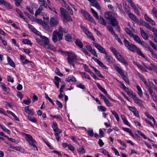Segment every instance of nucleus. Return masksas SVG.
<instances>
[{"label":"nucleus","instance_id":"obj_1","mask_svg":"<svg viewBox=\"0 0 157 157\" xmlns=\"http://www.w3.org/2000/svg\"><path fill=\"white\" fill-rule=\"evenodd\" d=\"M68 32V30L65 28L62 27H59L58 30H54L52 33V39L55 43L57 42L58 40L60 41L62 40L64 33H67Z\"/></svg>","mask_w":157,"mask_h":157},{"label":"nucleus","instance_id":"obj_2","mask_svg":"<svg viewBox=\"0 0 157 157\" xmlns=\"http://www.w3.org/2000/svg\"><path fill=\"white\" fill-rule=\"evenodd\" d=\"M123 39L124 40V43L125 46L130 51L133 52H136L139 55L145 59H147L143 52L136 45L132 44L130 43L124 37L123 38Z\"/></svg>","mask_w":157,"mask_h":157},{"label":"nucleus","instance_id":"obj_3","mask_svg":"<svg viewBox=\"0 0 157 157\" xmlns=\"http://www.w3.org/2000/svg\"><path fill=\"white\" fill-rule=\"evenodd\" d=\"M110 49L117 59L123 64L128 65V63L122 55L113 47L112 46Z\"/></svg>","mask_w":157,"mask_h":157},{"label":"nucleus","instance_id":"obj_4","mask_svg":"<svg viewBox=\"0 0 157 157\" xmlns=\"http://www.w3.org/2000/svg\"><path fill=\"white\" fill-rule=\"evenodd\" d=\"M113 67L114 69L121 76L124 80L128 84L130 83L129 81L126 77V75L127 73L125 71H124L122 69L120 68V67L114 64Z\"/></svg>","mask_w":157,"mask_h":157},{"label":"nucleus","instance_id":"obj_5","mask_svg":"<svg viewBox=\"0 0 157 157\" xmlns=\"http://www.w3.org/2000/svg\"><path fill=\"white\" fill-rule=\"evenodd\" d=\"M60 13L63 17L64 20L67 21H72L71 17L69 14L66 10L63 7H60L59 9Z\"/></svg>","mask_w":157,"mask_h":157},{"label":"nucleus","instance_id":"obj_6","mask_svg":"<svg viewBox=\"0 0 157 157\" xmlns=\"http://www.w3.org/2000/svg\"><path fill=\"white\" fill-rule=\"evenodd\" d=\"M90 10L93 16L98 20L100 24L104 25H106L107 23L104 19L101 16L99 17L98 13L93 8H91Z\"/></svg>","mask_w":157,"mask_h":157},{"label":"nucleus","instance_id":"obj_7","mask_svg":"<svg viewBox=\"0 0 157 157\" xmlns=\"http://www.w3.org/2000/svg\"><path fill=\"white\" fill-rule=\"evenodd\" d=\"M68 57L67 58V61L69 64L72 65L75 68V66L74 62L76 58V56L74 53L72 52H68Z\"/></svg>","mask_w":157,"mask_h":157},{"label":"nucleus","instance_id":"obj_8","mask_svg":"<svg viewBox=\"0 0 157 157\" xmlns=\"http://www.w3.org/2000/svg\"><path fill=\"white\" fill-rule=\"evenodd\" d=\"M81 13L82 14L83 17H85L86 19L89 21L90 22L93 23L95 25H96V23L93 18L88 13L83 10H81Z\"/></svg>","mask_w":157,"mask_h":157},{"label":"nucleus","instance_id":"obj_9","mask_svg":"<svg viewBox=\"0 0 157 157\" xmlns=\"http://www.w3.org/2000/svg\"><path fill=\"white\" fill-rule=\"evenodd\" d=\"M145 85L146 86L147 89L149 92L150 94L152 95L153 93L152 89V88H154V87L156 88L155 86L152 82L150 81H149L148 83H147Z\"/></svg>","mask_w":157,"mask_h":157},{"label":"nucleus","instance_id":"obj_10","mask_svg":"<svg viewBox=\"0 0 157 157\" xmlns=\"http://www.w3.org/2000/svg\"><path fill=\"white\" fill-rule=\"evenodd\" d=\"M59 21V20L56 17H53L50 19V25L52 27L55 26L58 24Z\"/></svg>","mask_w":157,"mask_h":157},{"label":"nucleus","instance_id":"obj_11","mask_svg":"<svg viewBox=\"0 0 157 157\" xmlns=\"http://www.w3.org/2000/svg\"><path fill=\"white\" fill-rule=\"evenodd\" d=\"M93 44L100 53L104 54H107V52L106 50L101 45L94 42H93Z\"/></svg>","mask_w":157,"mask_h":157},{"label":"nucleus","instance_id":"obj_12","mask_svg":"<svg viewBox=\"0 0 157 157\" xmlns=\"http://www.w3.org/2000/svg\"><path fill=\"white\" fill-rule=\"evenodd\" d=\"M131 37H133L134 40L138 44H141L143 46H145V42L144 41H142L141 40L140 38L137 35H134L132 36Z\"/></svg>","mask_w":157,"mask_h":157},{"label":"nucleus","instance_id":"obj_13","mask_svg":"<svg viewBox=\"0 0 157 157\" xmlns=\"http://www.w3.org/2000/svg\"><path fill=\"white\" fill-rule=\"evenodd\" d=\"M128 109L129 110L132 112L134 115L136 117H140V116L139 114L138 111L135 107L131 106H128Z\"/></svg>","mask_w":157,"mask_h":157},{"label":"nucleus","instance_id":"obj_14","mask_svg":"<svg viewBox=\"0 0 157 157\" xmlns=\"http://www.w3.org/2000/svg\"><path fill=\"white\" fill-rule=\"evenodd\" d=\"M25 138L26 140L29 143V145L31 144L32 143L36 142L35 140L30 135L25 134Z\"/></svg>","mask_w":157,"mask_h":157},{"label":"nucleus","instance_id":"obj_15","mask_svg":"<svg viewBox=\"0 0 157 157\" xmlns=\"http://www.w3.org/2000/svg\"><path fill=\"white\" fill-rule=\"evenodd\" d=\"M132 99L134 101L135 103L140 107H142L143 106V101L139 99L136 97V95L135 96L133 97Z\"/></svg>","mask_w":157,"mask_h":157},{"label":"nucleus","instance_id":"obj_16","mask_svg":"<svg viewBox=\"0 0 157 157\" xmlns=\"http://www.w3.org/2000/svg\"><path fill=\"white\" fill-rule=\"evenodd\" d=\"M92 58L96 62L100 67L106 69H108V67H107L105 65H104L103 63L99 59L94 57H92Z\"/></svg>","mask_w":157,"mask_h":157},{"label":"nucleus","instance_id":"obj_17","mask_svg":"<svg viewBox=\"0 0 157 157\" xmlns=\"http://www.w3.org/2000/svg\"><path fill=\"white\" fill-rule=\"evenodd\" d=\"M92 58L96 62L100 67L106 69H108V67H107L105 65H104L103 63L99 59L94 57H92Z\"/></svg>","mask_w":157,"mask_h":157},{"label":"nucleus","instance_id":"obj_18","mask_svg":"<svg viewBox=\"0 0 157 157\" xmlns=\"http://www.w3.org/2000/svg\"><path fill=\"white\" fill-rule=\"evenodd\" d=\"M52 128L55 133L62 132V130L58 128L57 124L55 122H53V123Z\"/></svg>","mask_w":157,"mask_h":157},{"label":"nucleus","instance_id":"obj_19","mask_svg":"<svg viewBox=\"0 0 157 157\" xmlns=\"http://www.w3.org/2000/svg\"><path fill=\"white\" fill-rule=\"evenodd\" d=\"M41 38L43 42L44 43H43L42 45L45 47H47V46L48 45L49 43V40L47 37L45 36H41Z\"/></svg>","mask_w":157,"mask_h":157},{"label":"nucleus","instance_id":"obj_20","mask_svg":"<svg viewBox=\"0 0 157 157\" xmlns=\"http://www.w3.org/2000/svg\"><path fill=\"white\" fill-rule=\"evenodd\" d=\"M140 29L142 37L144 40H147L148 37V34L145 32L142 28H140Z\"/></svg>","mask_w":157,"mask_h":157},{"label":"nucleus","instance_id":"obj_21","mask_svg":"<svg viewBox=\"0 0 157 157\" xmlns=\"http://www.w3.org/2000/svg\"><path fill=\"white\" fill-rule=\"evenodd\" d=\"M20 58L23 64H27L28 63H32L31 61H29L26 59L25 56L23 55H20Z\"/></svg>","mask_w":157,"mask_h":157},{"label":"nucleus","instance_id":"obj_22","mask_svg":"<svg viewBox=\"0 0 157 157\" xmlns=\"http://www.w3.org/2000/svg\"><path fill=\"white\" fill-rule=\"evenodd\" d=\"M114 14V13H112L110 11L106 12L104 13L105 17L106 19L109 20H110L113 18L112 16Z\"/></svg>","mask_w":157,"mask_h":157},{"label":"nucleus","instance_id":"obj_23","mask_svg":"<svg viewBox=\"0 0 157 157\" xmlns=\"http://www.w3.org/2000/svg\"><path fill=\"white\" fill-rule=\"evenodd\" d=\"M129 17L136 23H138L139 21L137 17L134 14L129 13L128 14Z\"/></svg>","mask_w":157,"mask_h":157},{"label":"nucleus","instance_id":"obj_24","mask_svg":"<svg viewBox=\"0 0 157 157\" xmlns=\"http://www.w3.org/2000/svg\"><path fill=\"white\" fill-rule=\"evenodd\" d=\"M24 110L26 113L29 115H33L34 114V111L33 109H29V106H27L24 108Z\"/></svg>","mask_w":157,"mask_h":157},{"label":"nucleus","instance_id":"obj_25","mask_svg":"<svg viewBox=\"0 0 157 157\" xmlns=\"http://www.w3.org/2000/svg\"><path fill=\"white\" fill-rule=\"evenodd\" d=\"M0 86H1L2 90L5 92L9 93L10 90L8 87H7L5 84L3 82H0Z\"/></svg>","mask_w":157,"mask_h":157},{"label":"nucleus","instance_id":"obj_26","mask_svg":"<svg viewBox=\"0 0 157 157\" xmlns=\"http://www.w3.org/2000/svg\"><path fill=\"white\" fill-rule=\"evenodd\" d=\"M66 81L68 82H76L77 81L76 78L73 75H70L68 77L66 78Z\"/></svg>","mask_w":157,"mask_h":157},{"label":"nucleus","instance_id":"obj_27","mask_svg":"<svg viewBox=\"0 0 157 157\" xmlns=\"http://www.w3.org/2000/svg\"><path fill=\"white\" fill-rule=\"evenodd\" d=\"M44 7V5H40L39 8L36 10L35 12V16L36 17H37V16L40 14L42 11L43 10Z\"/></svg>","mask_w":157,"mask_h":157},{"label":"nucleus","instance_id":"obj_28","mask_svg":"<svg viewBox=\"0 0 157 157\" xmlns=\"http://www.w3.org/2000/svg\"><path fill=\"white\" fill-rule=\"evenodd\" d=\"M87 0L90 2L91 6H95L98 9H99L100 6L96 1L95 0Z\"/></svg>","mask_w":157,"mask_h":157},{"label":"nucleus","instance_id":"obj_29","mask_svg":"<svg viewBox=\"0 0 157 157\" xmlns=\"http://www.w3.org/2000/svg\"><path fill=\"white\" fill-rule=\"evenodd\" d=\"M105 58L106 62L109 63H112L114 61V59L113 57L110 56L107 54V52L106 54H105Z\"/></svg>","mask_w":157,"mask_h":157},{"label":"nucleus","instance_id":"obj_30","mask_svg":"<svg viewBox=\"0 0 157 157\" xmlns=\"http://www.w3.org/2000/svg\"><path fill=\"white\" fill-rule=\"evenodd\" d=\"M91 67L93 69L95 74L97 76L102 78H104V77L100 73V71L97 70L93 66H91Z\"/></svg>","mask_w":157,"mask_h":157},{"label":"nucleus","instance_id":"obj_31","mask_svg":"<svg viewBox=\"0 0 157 157\" xmlns=\"http://www.w3.org/2000/svg\"><path fill=\"white\" fill-rule=\"evenodd\" d=\"M7 59L8 63L12 67H15V64L12 59L9 56L7 57Z\"/></svg>","mask_w":157,"mask_h":157},{"label":"nucleus","instance_id":"obj_32","mask_svg":"<svg viewBox=\"0 0 157 157\" xmlns=\"http://www.w3.org/2000/svg\"><path fill=\"white\" fill-rule=\"evenodd\" d=\"M122 129L124 131L129 133L130 136H131L132 137H134V136L132 131L130 129L128 128L124 127H122Z\"/></svg>","mask_w":157,"mask_h":157},{"label":"nucleus","instance_id":"obj_33","mask_svg":"<svg viewBox=\"0 0 157 157\" xmlns=\"http://www.w3.org/2000/svg\"><path fill=\"white\" fill-rule=\"evenodd\" d=\"M140 24L145 27L149 30H150V29H151V28L152 27L148 23L145 21L142 20L140 21Z\"/></svg>","mask_w":157,"mask_h":157},{"label":"nucleus","instance_id":"obj_34","mask_svg":"<svg viewBox=\"0 0 157 157\" xmlns=\"http://www.w3.org/2000/svg\"><path fill=\"white\" fill-rule=\"evenodd\" d=\"M111 23L113 26H116L118 25V22L117 20L115 18L113 17L110 20Z\"/></svg>","mask_w":157,"mask_h":157},{"label":"nucleus","instance_id":"obj_35","mask_svg":"<svg viewBox=\"0 0 157 157\" xmlns=\"http://www.w3.org/2000/svg\"><path fill=\"white\" fill-rule=\"evenodd\" d=\"M65 40L69 42H72V36L71 34L68 33L65 36Z\"/></svg>","mask_w":157,"mask_h":157},{"label":"nucleus","instance_id":"obj_36","mask_svg":"<svg viewBox=\"0 0 157 157\" xmlns=\"http://www.w3.org/2000/svg\"><path fill=\"white\" fill-rule=\"evenodd\" d=\"M85 33L87 36H88L90 39H92L94 41H95V39L94 37V36L92 35V33L90 31L88 30Z\"/></svg>","mask_w":157,"mask_h":157},{"label":"nucleus","instance_id":"obj_37","mask_svg":"<svg viewBox=\"0 0 157 157\" xmlns=\"http://www.w3.org/2000/svg\"><path fill=\"white\" fill-rule=\"evenodd\" d=\"M75 43L80 48H82L83 47V44L82 41L79 39H76Z\"/></svg>","mask_w":157,"mask_h":157},{"label":"nucleus","instance_id":"obj_38","mask_svg":"<svg viewBox=\"0 0 157 157\" xmlns=\"http://www.w3.org/2000/svg\"><path fill=\"white\" fill-rule=\"evenodd\" d=\"M59 2L61 4L62 6L65 8L66 9H67V8H69V6L64 0H59Z\"/></svg>","mask_w":157,"mask_h":157},{"label":"nucleus","instance_id":"obj_39","mask_svg":"<svg viewBox=\"0 0 157 157\" xmlns=\"http://www.w3.org/2000/svg\"><path fill=\"white\" fill-rule=\"evenodd\" d=\"M4 6L8 10L12 9L13 8V6L7 1H5Z\"/></svg>","mask_w":157,"mask_h":157},{"label":"nucleus","instance_id":"obj_40","mask_svg":"<svg viewBox=\"0 0 157 157\" xmlns=\"http://www.w3.org/2000/svg\"><path fill=\"white\" fill-rule=\"evenodd\" d=\"M136 88L138 90V94L140 96L142 97L143 95V92L140 86L138 85L136 86Z\"/></svg>","mask_w":157,"mask_h":157},{"label":"nucleus","instance_id":"obj_41","mask_svg":"<svg viewBox=\"0 0 157 157\" xmlns=\"http://www.w3.org/2000/svg\"><path fill=\"white\" fill-rule=\"evenodd\" d=\"M38 1L39 4L44 5V7L47 8V3L45 0H38Z\"/></svg>","mask_w":157,"mask_h":157},{"label":"nucleus","instance_id":"obj_42","mask_svg":"<svg viewBox=\"0 0 157 157\" xmlns=\"http://www.w3.org/2000/svg\"><path fill=\"white\" fill-rule=\"evenodd\" d=\"M124 31L128 34L129 36L131 37L133 35L134 33L128 28H125L124 29Z\"/></svg>","mask_w":157,"mask_h":157},{"label":"nucleus","instance_id":"obj_43","mask_svg":"<svg viewBox=\"0 0 157 157\" xmlns=\"http://www.w3.org/2000/svg\"><path fill=\"white\" fill-rule=\"evenodd\" d=\"M28 118L30 121L32 122H36L37 121L36 118L33 117L28 115Z\"/></svg>","mask_w":157,"mask_h":157},{"label":"nucleus","instance_id":"obj_44","mask_svg":"<svg viewBox=\"0 0 157 157\" xmlns=\"http://www.w3.org/2000/svg\"><path fill=\"white\" fill-rule=\"evenodd\" d=\"M43 27L45 30L48 31L50 32H51L52 31V29L47 24H44V25H43Z\"/></svg>","mask_w":157,"mask_h":157},{"label":"nucleus","instance_id":"obj_45","mask_svg":"<svg viewBox=\"0 0 157 157\" xmlns=\"http://www.w3.org/2000/svg\"><path fill=\"white\" fill-rule=\"evenodd\" d=\"M22 42L25 44H27L30 45H31L32 44L30 40L26 39L22 40Z\"/></svg>","mask_w":157,"mask_h":157},{"label":"nucleus","instance_id":"obj_46","mask_svg":"<svg viewBox=\"0 0 157 157\" xmlns=\"http://www.w3.org/2000/svg\"><path fill=\"white\" fill-rule=\"evenodd\" d=\"M98 108L99 111H101L102 112H105L106 110V108L102 105L98 107Z\"/></svg>","mask_w":157,"mask_h":157},{"label":"nucleus","instance_id":"obj_47","mask_svg":"<svg viewBox=\"0 0 157 157\" xmlns=\"http://www.w3.org/2000/svg\"><path fill=\"white\" fill-rule=\"evenodd\" d=\"M127 93L132 99L133 97L135 96L136 95L133 94V91L131 90H130Z\"/></svg>","mask_w":157,"mask_h":157},{"label":"nucleus","instance_id":"obj_48","mask_svg":"<svg viewBox=\"0 0 157 157\" xmlns=\"http://www.w3.org/2000/svg\"><path fill=\"white\" fill-rule=\"evenodd\" d=\"M88 133L89 135L91 137H92L94 136V133L92 129H90V128H88Z\"/></svg>","mask_w":157,"mask_h":157},{"label":"nucleus","instance_id":"obj_49","mask_svg":"<svg viewBox=\"0 0 157 157\" xmlns=\"http://www.w3.org/2000/svg\"><path fill=\"white\" fill-rule=\"evenodd\" d=\"M150 30L152 31L154 36L157 38V30L155 28L151 27Z\"/></svg>","mask_w":157,"mask_h":157},{"label":"nucleus","instance_id":"obj_50","mask_svg":"<svg viewBox=\"0 0 157 157\" xmlns=\"http://www.w3.org/2000/svg\"><path fill=\"white\" fill-rule=\"evenodd\" d=\"M50 116L51 117L52 119L56 118V119H59L61 121H62V118L59 115L55 116L52 115H50Z\"/></svg>","mask_w":157,"mask_h":157},{"label":"nucleus","instance_id":"obj_51","mask_svg":"<svg viewBox=\"0 0 157 157\" xmlns=\"http://www.w3.org/2000/svg\"><path fill=\"white\" fill-rule=\"evenodd\" d=\"M90 53L92 54L94 56L97 57L98 56L96 53L95 49L94 48L92 49L90 51Z\"/></svg>","mask_w":157,"mask_h":157},{"label":"nucleus","instance_id":"obj_52","mask_svg":"<svg viewBox=\"0 0 157 157\" xmlns=\"http://www.w3.org/2000/svg\"><path fill=\"white\" fill-rule=\"evenodd\" d=\"M78 151L80 153L82 154H83L85 152L84 148L81 146H79V147L78 149Z\"/></svg>","mask_w":157,"mask_h":157},{"label":"nucleus","instance_id":"obj_53","mask_svg":"<svg viewBox=\"0 0 157 157\" xmlns=\"http://www.w3.org/2000/svg\"><path fill=\"white\" fill-rule=\"evenodd\" d=\"M26 9L31 14H34L33 8L32 7L27 6L26 7Z\"/></svg>","mask_w":157,"mask_h":157},{"label":"nucleus","instance_id":"obj_54","mask_svg":"<svg viewBox=\"0 0 157 157\" xmlns=\"http://www.w3.org/2000/svg\"><path fill=\"white\" fill-rule=\"evenodd\" d=\"M54 78L55 80L54 82L55 84H56V83H59V82L61 81L60 79L56 76H55Z\"/></svg>","mask_w":157,"mask_h":157},{"label":"nucleus","instance_id":"obj_55","mask_svg":"<svg viewBox=\"0 0 157 157\" xmlns=\"http://www.w3.org/2000/svg\"><path fill=\"white\" fill-rule=\"evenodd\" d=\"M55 71L57 75L60 76H63V74L60 72V71L58 68H56Z\"/></svg>","mask_w":157,"mask_h":157},{"label":"nucleus","instance_id":"obj_56","mask_svg":"<svg viewBox=\"0 0 157 157\" xmlns=\"http://www.w3.org/2000/svg\"><path fill=\"white\" fill-rule=\"evenodd\" d=\"M80 27L81 28V29L83 31V32L85 33L86 32H87L88 30L86 28L83 26L82 25H80Z\"/></svg>","mask_w":157,"mask_h":157},{"label":"nucleus","instance_id":"obj_57","mask_svg":"<svg viewBox=\"0 0 157 157\" xmlns=\"http://www.w3.org/2000/svg\"><path fill=\"white\" fill-rule=\"evenodd\" d=\"M62 132L55 133L54 135L56 137V138L57 141H59L60 139V137L59 136V135H60V134Z\"/></svg>","mask_w":157,"mask_h":157},{"label":"nucleus","instance_id":"obj_58","mask_svg":"<svg viewBox=\"0 0 157 157\" xmlns=\"http://www.w3.org/2000/svg\"><path fill=\"white\" fill-rule=\"evenodd\" d=\"M150 45L153 48L157 50V47H156L155 44L151 41H150L149 42Z\"/></svg>","mask_w":157,"mask_h":157},{"label":"nucleus","instance_id":"obj_59","mask_svg":"<svg viewBox=\"0 0 157 157\" xmlns=\"http://www.w3.org/2000/svg\"><path fill=\"white\" fill-rule=\"evenodd\" d=\"M28 27L33 33L36 31V29L33 27V26L30 24L28 25Z\"/></svg>","mask_w":157,"mask_h":157},{"label":"nucleus","instance_id":"obj_60","mask_svg":"<svg viewBox=\"0 0 157 157\" xmlns=\"http://www.w3.org/2000/svg\"><path fill=\"white\" fill-rule=\"evenodd\" d=\"M144 114L147 118L150 120L152 119L153 118V117L147 112H145Z\"/></svg>","mask_w":157,"mask_h":157},{"label":"nucleus","instance_id":"obj_61","mask_svg":"<svg viewBox=\"0 0 157 157\" xmlns=\"http://www.w3.org/2000/svg\"><path fill=\"white\" fill-rule=\"evenodd\" d=\"M137 132L138 133V134L142 136L144 139L146 140L147 139V137L144 134H143L141 132L138 131H137Z\"/></svg>","mask_w":157,"mask_h":157},{"label":"nucleus","instance_id":"obj_62","mask_svg":"<svg viewBox=\"0 0 157 157\" xmlns=\"http://www.w3.org/2000/svg\"><path fill=\"white\" fill-rule=\"evenodd\" d=\"M83 67L84 68V70L87 72H88L89 73H90V72L91 71L90 69H89V68L88 67L87 65H86V64H84Z\"/></svg>","mask_w":157,"mask_h":157},{"label":"nucleus","instance_id":"obj_63","mask_svg":"<svg viewBox=\"0 0 157 157\" xmlns=\"http://www.w3.org/2000/svg\"><path fill=\"white\" fill-rule=\"evenodd\" d=\"M152 12L154 15L157 19V10L155 7H154L152 10Z\"/></svg>","mask_w":157,"mask_h":157},{"label":"nucleus","instance_id":"obj_64","mask_svg":"<svg viewBox=\"0 0 157 157\" xmlns=\"http://www.w3.org/2000/svg\"><path fill=\"white\" fill-rule=\"evenodd\" d=\"M151 95L152 97L153 101L155 102H157V95L155 94L154 95L153 94Z\"/></svg>","mask_w":157,"mask_h":157}]
</instances>
